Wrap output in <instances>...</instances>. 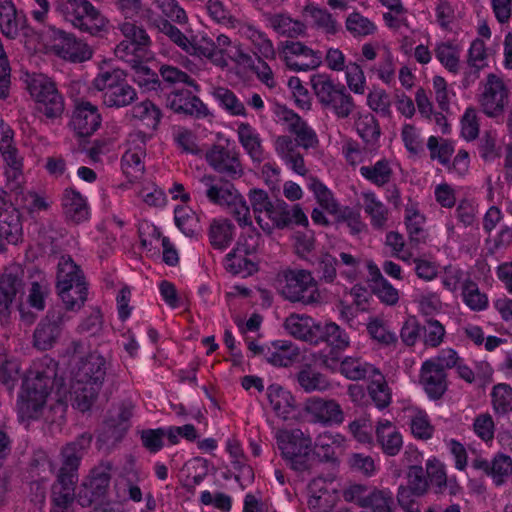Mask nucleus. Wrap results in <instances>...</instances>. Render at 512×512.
<instances>
[{
	"label": "nucleus",
	"instance_id": "1",
	"mask_svg": "<svg viewBox=\"0 0 512 512\" xmlns=\"http://www.w3.org/2000/svg\"><path fill=\"white\" fill-rule=\"evenodd\" d=\"M58 363L45 355L33 361L22 384L18 411L22 418L38 419L57 380Z\"/></svg>",
	"mask_w": 512,
	"mask_h": 512
},
{
	"label": "nucleus",
	"instance_id": "2",
	"mask_svg": "<svg viewBox=\"0 0 512 512\" xmlns=\"http://www.w3.org/2000/svg\"><path fill=\"white\" fill-rule=\"evenodd\" d=\"M92 439V434L85 432L61 448L60 467L51 486L50 498L75 500L78 470L84 455L91 447Z\"/></svg>",
	"mask_w": 512,
	"mask_h": 512
},
{
	"label": "nucleus",
	"instance_id": "3",
	"mask_svg": "<svg viewBox=\"0 0 512 512\" xmlns=\"http://www.w3.org/2000/svg\"><path fill=\"white\" fill-rule=\"evenodd\" d=\"M310 83L322 109L332 113L338 119H347L353 114L356 103L345 85L336 82L326 73L313 74Z\"/></svg>",
	"mask_w": 512,
	"mask_h": 512
},
{
	"label": "nucleus",
	"instance_id": "4",
	"mask_svg": "<svg viewBox=\"0 0 512 512\" xmlns=\"http://www.w3.org/2000/svg\"><path fill=\"white\" fill-rule=\"evenodd\" d=\"M277 289L291 303L315 305L321 302L318 282L305 269H284L277 274Z\"/></svg>",
	"mask_w": 512,
	"mask_h": 512
},
{
	"label": "nucleus",
	"instance_id": "5",
	"mask_svg": "<svg viewBox=\"0 0 512 512\" xmlns=\"http://www.w3.org/2000/svg\"><path fill=\"white\" fill-rule=\"evenodd\" d=\"M56 288L65 308L78 311L87 300V284L78 265L70 256H61L57 265Z\"/></svg>",
	"mask_w": 512,
	"mask_h": 512
},
{
	"label": "nucleus",
	"instance_id": "6",
	"mask_svg": "<svg viewBox=\"0 0 512 512\" xmlns=\"http://www.w3.org/2000/svg\"><path fill=\"white\" fill-rule=\"evenodd\" d=\"M27 90L35 102L36 111L46 120L55 122L65 111V98L56 83L44 74H33L27 81Z\"/></svg>",
	"mask_w": 512,
	"mask_h": 512
},
{
	"label": "nucleus",
	"instance_id": "7",
	"mask_svg": "<svg viewBox=\"0 0 512 512\" xmlns=\"http://www.w3.org/2000/svg\"><path fill=\"white\" fill-rule=\"evenodd\" d=\"M57 11L82 32L96 35L107 25L105 16L89 0H59Z\"/></svg>",
	"mask_w": 512,
	"mask_h": 512
},
{
	"label": "nucleus",
	"instance_id": "8",
	"mask_svg": "<svg viewBox=\"0 0 512 512\" xmlns=\"http://www.w3.org/2000/svg\"><path fill=\"white\" fill-rule=\"evenodd\" d=\"M276 441L283 458L292 469L300 472L310 469L314 461L310 437L305 436L300 429L279 430Z\"/></svg>",
	"mask_w": 512,
	"mask_h": 512
},
{
	"label": "nucleus",
	"instance_id": "9",
	"mask_svg": "<svg viewBox=\"0 0 512 512\" xmlns=\"http://www.w3.org/2000/svg\"><path fill=\"white\" fill-rule=\"evenodd\" d=\"M258 225L265 233L271 234L275 229L293 225L307 227L309 221L300 204L290 206L283 200H276L271 202Z\"/></svg>",
	"mask_w": 512,
	"mask_h": 512
},
{
	"label": "nucleus",
	"instance_id": "10",
	"mask_svg": "<svg viewBox=\"0 0 512 512\" xmlns=\"http://www.w3.org/2000/svg\"><path fill=\"white\" fill-rule=\"evenodd\" d=\"M204 158L210 168L230 180H238L245 173L239 151L228 142L213 144L205 152Z\"/></svg>",
	"mask_w": 512,
	"mask_h": 512
},
{
	"label": "nucleus",
	"instance_id": "11",
	"mask_svg": "<svg viewBox=\"0 0 512 512\" xmlns=\"http://www.w3.org/2000/svg\"><path fill=\"white\" fill-rule=\"evenodd\" d=\"M233 180L214 174H204L195 183L193 195L199 201H208L220 207L226 206L238 191Z\"/></svg>",
	"mask_w": 512,
	"mask_h": 512
},
{
	"label": "nucleus",
	"instance_id": "12",
	"mask_svg": "<svg viewBox=\"0 0 512 512\" xmlns=\"http://www.w3.org/2000/svg\"><path fill=\"white\" fill-rule=\"evenodd\" d=\"M509 97L510 89L504 79L490 73L481 85L478 103L486 116L496 118L504 113Z\"/></svg>",
	"mask_w": 512,
	"mask_h": 512
},
{
	"label": "nucleus",
	"instance_id": "13",
	"mask_svg": "<svg viewBox=\"0 0 512 512\" xmlns=\"http://www.w3.org/2000/svg\"><path fill=\"white\" fill-rule=\"evenodd\" d=\"M49 42L50 49L56 56L73 63L89 60L93 54L87 43L59 28H50Z\"/></svg>",
	"mask_w": 512,
	"mask_h": 512
},
{
	"label": "nucleus",
	"instance_id": "14",
	"mask_svg": "<svg viewBox=\"0 0 512 512\" xmlns=\"http://www.w3.org/2000/svg\"><path fill=\"white\" fill-rule=\"evenodd\" d=\"M0 154L5 163L6 186L10 191L19 193L23 182V158L13 144V131L10 128L3 130Z\"/></svg>",
	"mask_w": 512,
	"mask_h": 512
},
{
	"label": "nucleus",
	"instance_id": "15",
	"mask_svg": "<svg viewBox=\"0 0 512 512\" xmlns=\"http://www.w3.org/2000/svg\"><path fill=\"white\" fill-rule=\"evenodd\" d=\"M279 56L286 67L292 71H310L322 64L320 51H315L300 41H285L279 50Z\"/></svg>",
	"mask_w": 512,
	"mask_h": 512
},
{
	"label": "nucleus",
	"instance_id": "16",
	"mask_svg": "<svg viewBox=\"0 0 512 512\" xmlns=\"http://www.w3.org/2000/svg\"><path fill=\"white\" fill-rule=\"evenodd\" d=\"M102 117L97 105L83 99L74 102L69 127L78 137H89L101 126Z\"/></svg>",
	"mask_w": 512,
	"mask_h": 512
},
{
	"label": "nucleus",
	"instance_id": "17",
	"mask_svg": "<svg viewBox=\"0 0 512 512\" xmlns=\"http://www.w3.org/2000/svg\"><path fill=\"white\" fill-rule=\"evenodd\" d=\"M65 321L66 315L61 309L49 310L34 331V347L42 351L51 349L58 341Z\"/></svg>",
	"mask_w": 512,
	"mask_h": 512
},
{
	"label": "nucleus",
	"instance_id": "18",
	"mask_svg": "<svg viewBox=\"0 0 512 512\" xmlns=\"http://www.w3.org/2000/svg\"><path fill=\"white\" fill-rule=\"evenodd\" d=\"M275 113L278 121L286 124L287 130L296 136V139L293 140L298 147L309 149L318 145L319 141L315 131L293 110L285 106H278Z\"/></svg>",
	"mask_w": 512,
	"mask_h": 512
},
{
	"label": "nucleus",
	"instance_id": "19",
	"mask_svg": "<svg viewBox=\"0 0 512 512\" xmlns=\"http://www.w3.org/2000/svg\"><path fill=\"white\" fill-rule=\"evenodd\" d=\"M304 412L314 423L323 425L341 424L344 413L340 404L334 399H324L313 396L306 400Z\"/></svg>",
	"mask_w": 512,
	"mask_h": 512
},
{
	"label": "nucleus",
	"instance_id": "20",
	"mask_svg": "<svg viewBox=\"0 0 512 512\" xmlns=\"http://www.w3.org/2000/svg\"><path fill=\"white\" fill-rule=\"evenodd\" d=\"M337 500L333 480L317 477L310 481L307 505L311 512H331Z\"/></svg>",
	"mask_w": 512,
	"mask_h": 512
},
{
	"label": "nucleus",
	"instance_id": "21",
	"mask_svg": "<svg viewBox=\"0 0 512 512\" xmlns=\"http://www.w3.org/2000/svg\"><path fill=\"white\" fill-rule=\"evenodd\" d=\"M167 106L176 113H183L203 119L211 115L202 100L189 90H175L167 97Z\"/></svg>",
	"mask_w": 512,
	"mask_h": 512
},
{
	"label": "nucleus",
	"instance_id": "22",
	"mask_svg": "<svg viewBox=\"0 0 512 512\" xmlns=\"http://www.w3.org/2000/svg\"><path fill=\"white\" fill-rule=\"evenodd\" d=\"M105 375V358L98 353H90L79 361L73 373V380L102 387Z\"/></svg>",
	"mask_w": 512,
	"mask_h": 512
},
{
	"label": "nucleus",
	"instance_id": "23",
	"mask_svg": "<svg viewBox=\"0 0 512 512\" xmlns=\"http://www.w3.org/2000/svg\"><path fill=\"white\" fill-rule=\"evenodd\" d=\"M61 207L66 220L74 224L86 222L91 217L87 198L73 187L64 189L61 196Z\"/></svg>",
	"mask_w": 512,
	"mask_h": 512
},
{
	"label": "nucleus",
	"instance_id": "24",
	"mask_svg": "<svg viewBox=\"0 0 512 512\" xmlns=\"http://www.w3.org/2000/svg\"><path fill=\"white\" fill-rule=\"evenodd\" d=\"M22 272L18 269H6L0 276V321L10 317L14 299L23 285Z\"/></svg>",
	"mask_w": 512,
	"mask_h": 512
},
{
	"label": "nucleus",
	"instance_id": "25",
	"mask_svg": "<svg viewBox=\"0 0 512 512\" xmlns=\"http://www.w3.org/2000/svg\"><path fill=\"white\" fill-rule=\"evenodd\" d=\"M23 239V224L21 214L14 206L0 210V252L7 245H17Z\"/></svg>",
	"mask_w": 512,
	"mask_h": 512
},
{
	"label": "nucleus",
	"instance_id": "26",
	"mask_svg": "<svg viewBox=\"0 0 512 512\" xmlns=\"http://www.w3.org/2000/svg\"><path fill=\"white\" fill-rule=\"evenodd\" d=\"M419 383L432 400L443 397L448 388L447 374L433 362L424 361L420 368Z\"/></svg>",
	"mask_w": 512,
	"mask_h": 512
},
{
	"label": "nucleus",
	"instance_id": "27",
	"mask_svg": "<svg viewBox=\"0 0 512 512\" xmlns=\"http://www.w3.org/2000/svg\"><path fill=\"white\" fill-rule=\"evenodd\" d=\"M274 148L280 159L296 174L305 176L308 169L297 143L288 135H280L274 141Z\"/></svg>",
	"mask_w": 512,
	"mask_h": 512
},
{
	"label": "nucleus",
	"instance_id": "28",
	"mask_svg": "<svg viewBox=\"0 0 512 512\" xmlns=\"http://www.w3.org/2000/svg\"><path fill=\"white\" fill-rule=\"evenodd\" d=\"M472 467L490 476L496 486H501L512 472V459L506 454L498 453L491 461L481 457L475 458Z\"/></svg>",
	"mask_w": 512,
	"mask_h": 512
},
{
	"label": "nucleus",
	"instance_id": "29",
	"mask_svg": "<svg viewBox=\"0 0 512 512\" xmlns=\"http://www.w3.org/2000/svg\"><path fill=\"white\" fill-rule=\"evenodd\" d=\"M377 444L387 456H396L403 447V438L398 428L389 420H379L375 427Z\"/></svg>",
	"mask_w": 512,
	"mask_h": 512
},
{
	"label": "nucleus",
	"instance_id": "30",
	"mask_svg": "<svg viewBox=\"0 0 512 512\" xmlns=\"http://www.w3.org/2000/svg\"><path fill=\"white\" fill-rule=\"evenodd\" d=\"M304 12L310 17L313 27L325 36L332 37L342 32V26L337 19V15L331 13L328 9L310 3L304 6Z\"/></svg>",
	"mask_w": 512,
	"mask_h": 512
},
{
	"label": "nucleus",
	"instance_id": "31",
	"mask_svg": "<svg viewBox=\"0 0 512 512\" xmlns=\"http://www.w3.org/2000/svg\"><path fill=\"white\" fill-rule=\"evenodd\" d=\"M267 26L277 34L288 37L297 38L306 33V25L292 18L288 13H266L264 14Z\"/></svg>",
	"mask_w": 512,
	"mask_h": 512
},
{
	"label": "nucleus",
	"instance_id": "32",
	"mask_svg": "<svg viewBox=\"0 0 512 512\" xmlns=\"http://www.w3.org/2000/svg\"><path fill=\"white\" fill-rule=\"evenodd\" d=\"M317 324L310 316L291 314L286 318L284 327L294 338L317 345Z\"/></svg>",
	"mask_w": 512,
	"mask_h": 512
},
{
	"label": "nucleus",
	"instance_id": "33",
	"mask_svg": "<svg viewBox=\"0 0 512 512\" xmlns=\"http://www.w3.org/2000/svg\"><path fill=\"white\" fill-rule=\"evenodd\" d=\"M241 37L249 40L259 55L265 59H275L276 51L272 40L267 34L250 23L239 22L236 28Z\"/></svg>",
	"mask_w": 512,
	"mask_h": 512
},
{
	"label": "nucleus",
	"instance_id": "34",
	"mask_svg": "<svg viewBox=\"0 0 512 512\" xmlns=\"http://www.w3.org/2000/svg\"><path fill=\"white\" fill-rule=\"evenodd\" d=\"M316 330L317 344L325 342L333 351H344L350 346L349 335L335 322L318 323Z\"/></svg>",
	"mask_w": 512,
	"mask_h": 512
},
{
	"label": "nucleus",
	"instance_id": "35",
	"mask_svg": "<svg viewBox=\"0 0 512 512\" xmlns=\"http://www.w3.org/2000/svg\"><path fill=\"white\" fill-rule=\"evenodd\" d=\"M404 223L407 229L409 240L412 244L424 243L428 233L425 229L426 217L418 208L416 202H409L405 207Z\"/></svg>",
	"mask_w": 512,
	"mask_h": 512
},
{
	"label": "nucleus",
	"instance_id": "36",
	"mask_svg": "<svg viewBox=\"0 0 512 512\" xmlns=\"http://www.w3.org/2000/svg\"><path fill=\"white\" fill-rule=\"evenodd\" d=\"M146 155L145 143L141 137V144L129 147L121 158V168L130 182L139 180L145 171L143 159Z\"/></svg>",
	"mask_w": 512,
	"mask_h": 512
},
{
	"label": "nucleus",
	"instance_id": "37",
	"mask_svg": "<svg viewBox=\"0 0 512 512\" xmlns=\"http://www.w3.org/2000/svg\"><path fill=\"white\" fill-rule=\"evenodd\" d=\"M299 354L298 347L292 342L277 340L272 342L265 350L264 359L274 366L288 367L297 360Z\"/></svg>",
	"mask_w": 512,
	"mask_h": 512
},
{
	"label": "nucleus",
	"instance_id": "38",
	"mask_svg": "<svg viewBox=\"0 0 512 512\" xmlns=\"http://www.w3.org/2000/svg\"><path fill=\"white\" fill-rule=\"evenodd\" d=\"M207 236L214 249L224 251L234 239L235 226L229 219L215 218L209 224Z\"/></svg>",
	"mask_w": 512,
	"mask_h": 512
},
{
	"label": "nucleus",
	"instance_id": "39",
	"mask_svg": "<svg viewBox=\"0 0 512 512\" xmlns=\"http://www.w3.org/2000/svg\"><path fill=\"white\" fill-rule=\"evenodd\" d=\"M355 128L366 148L376 151L379 148V139L382 134L379 121L371 113H361L355 120Z\"/></svg>",
	"mask_w": 512,
	"mask_h": 512
},
{
	"label": "nucleus",
	"instance_id": "40",
	"mask_svg": "<svg viewBox=\"0 0 512 512\" xmlns=\"http://www.w3.org/2000/svg\"><path fill=\"white\" fill-rule=\"evenodd\" d=\"M25 23V16L18 12L10 0L0 1V30L7 38L15 39Z\"/></svg>",
	"mask_w": 512,
	"mask_h": 512
},
{
	"label": "nucleus",
	"instance_id": "41",
	"mask_svg": "<svg viewBox=\"0 0 512 512\" xmlns=\"http://www.w3.org/2000/svg\"><path fill=\"white\" fill-rule=\"evenodd\" d=\"M364 212L370 218L373 229L383 231L387 227L389 209L372 191L362 193Z\"/></svg>",
	"mask_w": 512,
	"mask_h": 512
},
{
	"label": "nucleus",
	"instance_id": "42",
	"mask_svg": "<svg viewBox=\"0 0 512 512\" xmlns=\"http://www.w3.org/2000/svg\"><path fill=\"white\" fill-rule=\"evenodd\" d=\"M267 398L274 413L283 420H287L295 410L293 395L279 384L268 386Z\"/></svg>",
	"mask_w": 512,
	"mask_h": 512
},
{
	"label": "nucleus",
	"instance_id": "43",
	"mask_svg": "<svg viewBox=\"0 0 512 512\" xmlns=\"http://www.w3.org/2000/svg\"><path fill=\"white\" fill-rule=\"evenodd\" d=\"M250 253L244 252L241 246H236L225 256L224 267L227 272L243 278L257 271V265L248 258Z\"/></svg>",
	"mask_w": 512,
	"mask_h": 512
},
{
	"label": "nucleus",
	"instance_id": "44",
	"mask_svg": "<svg viewBox=\"0 0 512 512\" xmlns=\"http://www.w3.org/2000/svg\"><path fill=\"white\" fill-rule=\"evenodd\" d=\"M238 141L253 161H261L263 158V146L259 133L247 122H241L237 126Z\"/></svg>",
	"mask_w": 512,
	"mask_h": 512
},
{
	"label": "nucleus",
	"instance_id": "45",
	"mask_svg": "<svg viewBox=\"0 0 512 512\" xmlns=\"http://www.w3.org/2000/svg\"><path fill=\"white\" fill-rule=\"evenodd\" d=\"M378 369L361 357L346 356L340 361L339 372L352 381L364 380L372 377Z\"/></svg>",
	"mask_w": 512,
	"mask_h": 512
},
{
	"label": "nucleus",
	"instance_id": "46",
	"mask_svg": "<svg viewBox=\"0 0 512 512\" xmlns=\"http://www.w3.org/2000/svg\"><path fill=\"white\" fill-rule=\"evenodd\" d=\"M115 56L133 67L139 66V63H144L153 58V53L150 48L135 45L131 41L122 40L114 49Z\"/></svg>",
	"mask_w": 512,
	"mask_h": 512
},
{
	"label": "nucleus",
	"instance_id": "47",
	"mask_svg": "<svg viewBox=\"0 0 512 512\" xmlns=\"http://www.w3.org/2000/svg\"><path fill=\"white\" fill-rule=\"evenodd\" d=\"M360 175L377 187L388 185L394 175L391 162L386 158H381L372 165L361 166Z\"/></svg>",
	"mask_w": 512,
	"mask_h": 512
},
{
	"label": "nucleus",
	"instance_id": "48",
	"mask_svg": "<svg viewBox=\"0 0 512 512\" xmlns=\"http://www.w3.org/2000/svg\"><path fill=\"white\" fill-rule=\"evenodd\" d=\"M233 49L234 50H231V53H226L214 47L207 60L222 70L229 66L228 60H231L237 65L251 66L253 59L250 54L244 51L241 43H234Z\"/></svg>",
	"mask_w": 512,
	"mask_h": 512
},
{
	"label": "nucleus",
	"instance_id": "49",
	"mask_svg": "<svg viewBox=\"0 0 512 512\" xmlns=\"http://www.w3.org/2000/svg\"><path fill=\"white\" fill-rule=\"evenodd\" d=\"M344 26L355 39H363L377 32V25L359 11L349 13L345 18Z\"/></svg>",
	"mask_w": 512,
	"mask_h": 512
},
{
	"label": "nucleus",
	"instance_id": "50",
	"mask_svg": "<svg viewBox=\"0 0 512 512\" xmlns=\"http://www.w3.org/2000/svg\"><path fill=\"white\" fill-rule=\"evenodd\" d=\"M434 53L436 59L450 73L457 74L459 72L461 47L458 44L452 41L439 42L434 48Z\"/></svg>",
	"mask_w": 512,
	"mask_h": 512
},
{
	"label": "nucleus",
	"instance_id": "51",
	"mask_svg": "<svg viewBox=\"0 0 512 512\" xmlns=\"http://www.w3.org/2000/svg\"><path fill=\"white\" fill-rule=\"evenodd\" d=\"M102 103L107 108H125L134 103L138 96L136 89L128 81H124L118 87H115L107 96H101Z\"/></svg>",
	"mask_w": 512,
	"mask_h": 512
},
{
	"label": "nucleus",
	"instance_id": "52",
	"mask_svg": "<svg viewBox=\"0 0 512 512\" xmlns=\"http://www.w3.org/2000/svg\"><path fill=\"white\" fill-rule=\"evenodd\" d=\"M218 104L231 116L247 117L248 112L244 103L237 95L226 87H216L212 92Z\"/></svg>",
	"mask_w": 512,
	"mask_h": 512
},
{
	"label": "nucleus",
	"instance_id": "53",
	"mask_svg": "<svg viewBox=\"0 0 512 512\" xmlns=\"http://www.w3.org/2000/svg\"><path fill=\"white\" fill-rule=\"evenodd\" d=\"M300 387L307 393L314 391H326L331 384L327 377L311 366L306 365L296 375Z\"/></svg>",
	"mask_w": 512,
	"mask_h": 512
},
{
	"label": "nucleus",
	"instance_id": "54",
	"mask_svg": "<svg viewBox=\"0 0 512 512\" xmlns=\"http://www.w3.org/2000/svg\"><path fill=\"white\" fill-rule=\"evenodd\" d=\"M368 393L374 405L383 410L392 402V392L383 374L378 370L368 386Z\"/></svg>",
	"mask_w": 512,
	"mask_h": 512
},
{
	"label": "nucleus",
	"instance_id": "55",
	"mask_svg": "<svg viewBox=\"0 0 512 512\" xmlns=\"http://www.w3.org/2000/svg\"><path fill=\"white\" fill-rule=\"evenodd\" d=\"M127 80V73L120 68L101 70L92 80V86L107 96L111 91Z\"/></svg>",
	"mask_w": 512,
	"mask_h": 512
},
{
	"label": "nucleus",
	"instance_id": "56",
	"mask_svg": "<svg viewBox=\"0 0 512 512\" xmlns=\"http://www.w3.org/2000/svg\"><path fill=\"white\" fill-rule=\"evenodd\" d=\"M368 335L378 344L389 347L396 346L398 336L391 331L385 320L379 317H371L366 325Z\"/></svg>",
	"mask_w": 512,
	"mask_h": 512
},
{
	"label": "nucleus",
	"instance_id": "57",
	"mask_svg": "<svg viewBox=\"0 0 512 512\" xmlns=\"http://www.w3.org/2000/svg\"><path fill=\"white\" fill-rule=\"evenodd\" d=\"M308 188L312 191L316 202L322 210H325L331 215L338 212L340 207L338 201L335 199L332 191L319 179L311 177L308 183Z\"/></svg>",
	"mask_w": 512,
	"mask_h": 512
},
{
	"label": "nucleus",
	"instance_id": "58",
	"mask_svg": "<svg viewBox=\"0 0 512 512\" xmlns=\"http://www.w3.org/2000/svg\"><path fill=\"white\" fill-rule=\"evenodd\" d=\"M101 386L90 385L88 383L72 382L71 390L74 395V406L81 412H85L91 408L95 402Z\"/></svg>",
	"mask_w": 512,
	"mask_h": 512
},
{
	"label": "nucleus",
	"instance_id": "59",
	"mask_svg": "<svg viewBox=\"0 0 512 512\" xmlns=\"http://www.w3.org/2000/svg\"><path fill=\"white\" fill-rule=\"evenodd\" d=\"M393 494L388 489H369L363 508L366 512H392Z\"/></svg>",
	"mask_w": 512,
	"mask_h": 512
},
{
	"label": "nucleus",
	"instance_id": "60",
	"mask_svg": "<svg viewBox=\"0 0 512 512\" xmlns=\"http://www.w3.org/2000/svg\"><path fill=\"white\" fill-rule=\"evenodd\" d=\"M112 469L113 465L110 461H101L91 470L86 483L90 489L94 490V494L103 496L106 493L110 485Z\"/></svg>",
	"mask_w": 512,
	"mask_h": 512
},
{
	"label": "nucleus",
	"instance_id": "61",
	"mask_svg": "<svg viewBox=\"0 0 512 512\" xmlns=\"http://www.w3.org/2000/svg\"><path fill=\"white\" fill-rule=\"evenodd\" d=\"M425 472L429 488L436 494H442L448 484L445 465L436 458L428 459L425 463Z\"/></svg>",
	"mask_w": 512,
	"mask_h": 512
},
{
	"label": "nucleus",
	"instance_id": "62",
	"mask_svg": "<svg viewBox=\"0 0 512 512\" xmlns=\"http://www.w3.org/2000/svg\"><path fill=\"white\" fill-rule=\"evenodd\" d=\"M132 118L138 119L151 129H156L161 121L160 109L150 100L142 101L130 110Z\"/></svg>",
	"mask_w": 512,
	"mask_h": 512
},
{
	"label": "nucleus",
	"instance_id": "63",
	"mask_svg": "<svg viewBox=\"0 0 512 512\" xmlns=\"http://www.w3.org/2000/svg\"><path fill=\"white\" fill-rule=\"evenodd\" d=\"M427 148L430 159L438 161L441 165L447 166L455 151L453 141L437 136H430L427 140Z\"/></svg>",
	"mask_w": 512,
	"mask_h": 512
},
{
	"label": "nucleus",
	"instance_id": "64",
	"mask_svg": "<svg viewBox=\"0 0 512 512\" xmlns=\"http://www.w3.org/2000/svg\"><path fill=\"white\" fill-rule=\"evenodd\" d=\"M491 402L498 415L512 412V387L506 383L496 384L491 391Z\"/></svg>",
	"mask_w": 512,
	"mask_h": 512
}]
</instances>
